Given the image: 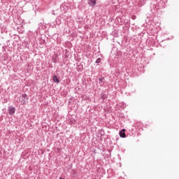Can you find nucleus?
<instances>
[{
    "instance_id": "1",
    "label": "nucleus",
    "mask_w": 179,
    "mask_h": 179,
    "mask_svg": "<svg viewBox=\"0 0 179 179\" xmlns=\"http://www.w3.org/2000/svg\"><path fill=\"white\" fill-rule=\"evenodd\" d=\"M19 100L22 104H26L27 100H29V97H27V94H24L20 96Z\"/></svg>"
},
{
    "instance_id": "2",
    "label": "nucleus",
    "mask_w": 179,
    "mask_h": 179,
    "mask_svg": "<svg viewBox=\"0 0 179 179\" xmlns=\"http://www.w3.org/2000/svg\"><path fill=\"white\" fill-rule=\"evenodd\" d=\"M15 111H16V108L15 107L8 108V114L10 115H13V114H15Z\"/></svg>"
},
{
    "instance_id": "3",
    "label": "nucleus",
    "mask_w": 179,
    "mask_h": 179,
    "mask_svg": "<svg viewBox=\"0 0 179 179\" xmlns=\"http://www.w3.org/2000/svg\"><path fill=\"white\" fill-rule=\"evenodd\" d=\"M96 0H88V5L92 6V8H94V6H96Z\"/></svg>"
},
{
    "instance_id": "4",
    "label": "nucleus",
    "mask_w": 179,
    "mask_h": 179,
    "mask_svg": "<svg viewBox=\"0 0 179 179\" xmlns=\"http://www.w3.org/2000/svg\"><path fill=\"white\" fill-rule=\"evenodd\" d=\"M120 136H121V138H125L126 137L125 129H122L120 131Z\"/></svg>"
},
{
    "instance_id": "5",
    "label": "nucleus",
    "mask_w": 179,
    "mask_h": 179,
    "mask_svg": "<svg viewBox=\"0 0 179 179\" xmlns=\"http://www.w3.org/2000/svg\"><path fill=\"white\" fill-rule=\"evenodd\" d=\"M53 80L55 82V83H59V80L58 79V77L57 76H53Z\"/></svg>"
},
{
    "instance_id": "6",
    "label": "nucleus",
    "mask_w": 179,
    "mask_h": 179,
    "mask_svg": "<svg viewBox=\"0 0 179 179\" xmlns=\"http://www.w3.org/2000/svg\"><path fill=\"white\" fill-rule=\"evenodd\" d=\"M101 61V59L100 58H98L96 61V64H99L100 62Z\"/></svg>"
},
{
    "instance_id": "7",
    "label": "nucleus",
    "mask_w": 179,
    "mask_h": 179,
    "mask_svg": "<svg viewBox=\"0 0 179 179\" xmlns=\"http://www.w3.org/2000/svg\"><path fill=\"white\" fill-rule=\"evenodd\" d=\"M99 80L101 81V79L99 78Z\"/></svg>"
}]
</instances>
